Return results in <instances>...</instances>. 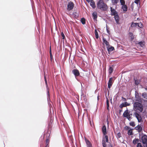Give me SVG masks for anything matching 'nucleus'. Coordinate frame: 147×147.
Masks as SVG:
<instances>
[{
	"label": "nucleus",
	"mask_w": 147,
	"mask_h": 147,
	"mask_svg": "<svg viewBox=\"0 0 147 147\" xmlns=\"http://www.w3.org/2000/svg\"><path fill=\"white\" fill-rule=\"evenodd\" d=\"M121 5H125V1L124 0H120Z\"/></svg>",
	"instance_id": "37"
},
{
	"label": "nucleus",
	"mask_w": 147,
	"mask_h": 147,
	"mask_svg": "<svg viewBox=\"0 0 147 147\" xmlns=\"http://www.w3.org/2000/svg\"><path fill=\"white\" fill-rule=\"evenodd\" d=\"M93 18L95 20H96L97 18V13L95 11L93 12L92 14Z\"/></svg>",
	"instance_id": "17"
},
{
	"label": "nucleus",
	"mask_w": 147,
	"mask_h": 147,
	"mask_svg": "<svg viewBox=\"0 0 147 147\" xmlns=\"http://www.w3.org/2000/svg\"><path fill=\"white\" fill-rule=\"evenodd\" d=\"M94 32H95V37H96V39L98 38L99 36H98V32L96 29L95 30Z\"/></svg>",
	"instance_id": "31"
},
{
	"label": "nucleus",
	"mask_w": 147,
	"mask_h": 147,
	"mask_svg": "<svg viewBox=\"0 0 147 147\" xmlns=\"http://www.w3.org/2000/svg\"><path fill=\"white\" fill-rule=\"evenodd\" d=\"M129 36L131 37V41H133L134 38V36L133 35V34L131 32H129Z\"/></svg>",
	"instance_id": "20"
},
{
	"label": "nucleus",
	"mask_w": 147,
	"mask_h": 147,
	"mask_svg": "<svg viewBox=\"0 0 147 147\" xmlns=\"http://www.w3.org/2000/svg\"><path fill=\"white\" fill-rule=\"evenodd\" d=\"M137 23L132 22L131 23L130 27L131 28L136 27L137 26Z\"/></svg>",
	"instance_id": "24"
},
{
	"label": "nucleus",
	"mask_w": 147,
	"mask_h": 147,
	"mask_svg": "<svg viewBox=\"0 0 147 147\" xmlns=\"http://www.w3.org/2000/svg\"><path fill=\"white\" fill-rule=\"evenodd\" d=\"M139 139L138 138H135L133 140V143L134 144H136L139 141Z\"/></svg>",
	"instance_id": "28"
},
{
	"label": "nucleus",
	"mask_w": 147,
	"mask_h": 147,
	"mask_svg": "<svg viewBox=\"0 0 147 147\" xmlns=\"http://www.w3.org/2000/svg\"><path fill=\"white\" fill-rule=\"evenodd\" d=\"M50 53L51 58V59H52V54H51V48H50Z\"/></svg>",
	"instance_id": "45"
},
{
	"label": "nucleus",
	"mask_w": 147,
	"mask_h": 147,
	"mask_svg": "<svg viewBox=\"0 0 147 147\" xmlns=\"http://www.w3.org/2000/svg\"><path fill=\"white\" fill-rule=\"evenodd\" d=\"M142 143L144 144L147 143V136L145 135L142 136L141 137Z\"/></svg>",
	"instance_id": "6"
},
{
	"label": "nucleus",
	"mask_w": 147,
	"mask_h": 147,
	"mask_svg": "<svg viewBox=\"0 0 147 147\" xmlns=\"http://www.w3.org/2000/svg\"><path fill=\"white\" fill-rule=\"evenodd\" d=\"M102 42L103 44H105L106 46L108 47L109 45V42L106 40V39L103 38H102Z\"/></svg>",
	"instance_id": "16"
},
{
	"label": "nucleus",
	"mask_w": 147,
	"mask_h": 147,
	"mask_svg": "<svg viewBox=\"0 0 147 147\" xmlns=\"http://www.w3.org/2000/svg\"><path fill=\"white\" fill-rule=\"evenodd\" d=\"M145 42H144L140 41L137 43V45H139L141 47H143L145 45Z\"/></svg>",
	"instance_id": "19"
},
{
	"label": "nucleus",
	"mask_w": 147,
	"mask_h": 147,
	"mask_svg": "<svg viewBox=\"0 0 147 147\" xmlns=\"http://www.w3.org/2000/svg\"><path fill=\"white\" fill-rule=\"evenodd\" d=\"M74 7V4L71 1L69 2L67 5V9L68 11H70Z\"/></svg>",
	"instance_id": "4"
},
{
	"label": "nucleus",
	"mask_w": 147,
	"mask_h": 147,
	"mask_svg": "<svg viewBox=\"0 0 147 147\" xmlns=\"http://www.w3.org/2000/svg\"><path fill=\"white\" fill-rule=\"evenodd\" d=\"M119 0H111V2L113 5H116Z\"/></svg>",
	"instance_id": "23"
},
{
	"label": "nucleus",
	"mask_w": 147,
	"mask_h": 147,
	"mask_svg": "<svg viewBox=\"0 0 147 147\" xmlns=\"http://www.w3.org/2000/svg\"><path fill=\"white\" fill-rule=\"evenodd\" d=\"M61 35L62 37V39H64L65 38V36L64 34H63V32H61Z\"/></svg>",
	"instance_id": "40"
},
{
	"label": "nucleus",
	"mask_w": 147,
	"mask_h": 147,
	"mask_svg": "<svg viewBox=\"0 0 147 147\" xmlns=\"http://www.w3.org/2000/svg\"><path fill=\"white\" fill-rule=\"evenodd\" d=\"M136 128V129L138 130L139 132H141L142 130V127L140 125H138Z\"/></svg>",
	"instance_id": "21"
},
{
	"label": "nucleus",
	"mask_w": 147,
	"mask_h": 147,
	"mask_svg": "<svg viewBox=\"0 0 147 147\" xmlns=\"http://www.w3.org/2000/svg\"><path fill=\"white\" fill-rule=\"evenodd\" d=\"M106 29H107V33H109V28L107 27Z\"/></svg>",
	"instance_id": "44"
},
{
	"label": "nucleus",
	"mask_w": 147,
	"mask_h": 147,
	"mask_svg": "<svg viewBox=\"0 0 147 147\" xmlns=\"http://www.w3.org/2000/svg\"><path fill=\"white\" fill-rule=\"evenodd\" d=\"M98 8L102 11H106L108 9L107 4L105 3L103 0H99L97 3Z\"/></svg>",
	"instance_id": "1"
},
{
	"label": "nucleus",
	"mask_w": 147,
	"mask_h": 147,
	"mask_svg": "<svg viewBox=\"0 0 147 147\" xmlns=\"http://www.w3.org/2000/svg\"><path fill=\"white\" fill-rule=\"evenodd\" d=\"M130 125L132 126V127H134L135 125V123L134 122H131L129 123Z\"/></svg>",
	"instance_id": "38"
},
{
	"label": "nucleus",
	"mask_w": 147,
	"mask_h": 147,
	"mask_svg": "<svg viewBox=\"0 0 147 147\" xmlns=\"http://www.w3.org/2000/svg\"><path fill=\"white\" fill-rule=\"evenodd\" d=\"M140 0H135V3L137 4L139 2V1Z\"/></svg>",
	"instance_id": "43"
},
{
	"label": "nucleus",
	"mask_w": 147,
	"mask_h": 147,
	"mask_svg": "<svg viewBox=\"0 0 147 147\" xmlns=\"http://www.w3.org/2000/svg\"><path fill=\"white\" fill-rule=\"evenodd\" d=\"M109 73L110 74H111L113 71V69L111 67H110L109 69Z\"/></svg>",
	"instance_id": "30"
},
{
	"label": "nucleus",
	"mask_w": 147,
	"mask_h": 147,
	"mask_svg": "<svg viewBox=\"0 0 147 147\" xmlns=\"http://www.w3.org/2000/svg\"><path fill=\"white\" fill-rule=\"evenodd\" d=\"M122 9H123V11H126L127 9V5H122Z\"/></svg>",
	"instance_id": "25"
},
{
	"label": "nucleus",
	"mask_w": 147,
	"mask_h": 147,
	"mask_svg": "<svg viewBox=\"0 0 147 147\" xmlns=\"http://www.w3.org/2000/svg\"><path fill=\"white\" fill-rule=\"evenodd\" d=\"M72 72L76 77L78 76L80 74L79 71L77 69H73Z\"/></svg>",
	"instance_id": "8"
},
{
	"label": "nucleus",
	"mask_w": 147,
	"mask_h": 147,
	"mask_svg": "<svg viewBox=\"0 0 147 147\" xmlns=\"http://www.w3.org/2000/svg\"><path fill=\"white\" fill-rule=\"evenodd\" d=\"M111 15L112 16H115L117 14V13L114 9H113L112 7H111Z\"/></svg>",
	"instance_id": "13"
},
{
	"label": "nucleus",
	"mask_w": 147,
	"mask_h": 147,
	"mask_svg": "<svg viewBox=\"0 0 147 147\" xmlns=\"http://www.w3.org/2000/svg\"><path fill=\"white\" fill-rule=\"evenodd\" d=\"M113 78L111 77L109 79V80L108 82V88H110L112 86L113 83Z\"/></svg>",
	"instance_id": "7"
},
{
	"label": "nucleus",
	"mask_w": 147,
	"mask_h": 147,
	"mask_svg": "<svg viewBox=\"0 0 147 147\" xmlns=\"http://www.w3.org/2000/svg\"><path fill=\"white\" fill-rule=\"evenodd\" d=\"M88 2V3H89L91 1V0H86Z\"/></svg>",
	"instance_id": "47"
},
{
	"label": "nucleus",
	"mask_w": 147,
	"mask_h": 147,
	"mask_svg": "<svg viewBox=\"0 0 147 147\" xmlns=\"http://www.w3.org/2000/svg\"><path fill=\"white\" fill-rule=\"evenodd\" d=\"M49 140L48 139H47L46 140V143L45 144L46 146L45 147H49Z\"/></svg>",
	"instance_id": "29"
},
{
	"label": "nucleus",
	"mask_w": 147,
	"mask_h": 147,
	"mask_svg": "<svg viewBox=\"0 0 147 147\" xmlns=\"http://www.w3.org/2000/svg\"><path fill=\"white\" fill-rule=\"evenodd\" d=\"M90 5L94 9L96 7V5L94 2L93 0H91V2H90Z\"/></svg>",
	"instance_id": "18"
},
{
	"label": "nucleus",
	"mask_w": 147,
	"mask_h": 147,
	"mask_svg": "<svg viewBox=\"0 0 147 147\" xmlns=\"http://www.w3.org/2000/svg\"><path fill=\"white\" fill-rule=\"evenodd\" d=\"M106 104H107V109L108 110H109V100L107 98V101H106Z\"/></svg>",
	"instance_id": "35"
},
{
	"label": "nucleus",
	"mask_w": 147,
	"mask_h": 147,
	"mask_svg": "<svg viewBox=\"0 0 147 147\" xmlns=\"http://www.w3.org/2000/svg\"><path fill=\"white\" fill-rule=\"evenodd\" d=\"M122 98L123 99H124L125 101L126 100V99L125 98H123V97H122Z\"/></svg>",
	"instance_id": "50"
},
{
	"label": "nucleus",
	"mask_w": 147,
	"mask_h": 147,
	"mask_svg": "<svg viewBox=\"0 0 147 147\" xmlns=\"http://www.w3.org/2000/svg\"><path fill=\"white\" fill-rule=\"evenodd\" d=\"M44 79L45 80L47 79L45 75H44Z\"/></svg>",
	"instance_id": "49"
},
{
	"label": "nucleus",
	"mask_w": 147,
	"mask_h": 147,
	"mask_svg": "<svg viewBox=\"0 0 147 147\" xmlns=\"http://www.w3.org/2000/svg\"><path fill=\"white\" fill-rule=\"evenodd\" d=\"M130 114L129 113L128 110L127 109L124 112L123 114V116L124 117H125Z\"/></svg>",
	"instance_id": "15"
},
{
	"label": "nucleus",
	"mask_w": 147,
	"mask_h": 147,
	"mask_svg": "<svg viewBox=\"0 0 147 147\" xmlns=\"http://www.w3.org/2000/svg\"><path fill=\"white\" fill-rule=\"evenodd\" d=\"M132 115V114H131L128 116H127V117H126L129 121L131 120V119L132 118L131 117V115Z\"/></svg>",
	"instance_id": "36"
},
{
	"label": "nucleus",
	"mask_w": 147,
	"mask_h": 147,
	"mask_svg": "<svg viewBox=\"0 0 147 147\" xmlns=\"http://www.w3.org/2000/svg\"><path fill=\"white\" fill-rule=\"evenodd\" d=\"M134 107L136 110H138L140 112L142 111L143 107L141 103L135 102L134 104Z\"/></svg>",
	"instance_id": "2"
},
{
	"label": "nucleus",
	"mask_w": 147,
	"mask_h": 147,
	"mask_svg": "<svg viewBox=\"0 0 147 147\" xmlns=\"http://www.w3.org/2000/svg\"><path fill=\"white\" fill-rule=\"evenodd\" d=\"M90 125H91V123L90 121Z\"/></svg>",
	"instance_id": "51"
},
{
	"label": "nucleus",
	"mask_w": 147,
	"mask_h": 147,
	"mask_svg": "<svg viewBox=\"0 0 147 147\" xmlns=\"http://www.w3.org/2000/svg\"><path fill=\"white\" fill-rule=\"evenodd\" d=\"M81 21L83 24H86V20L84 18H82Z\"/></svg>",
	"instance_id": "33"
},
{
	"label": "nucleus",
	"mask_w": 147,
	"mask_h": 147,
	"mask_svg": "<svg viewBox=\"0 0 147 147\" xmlns=\"http://www.w3.org/2000/svg\"><path fill=\"white\" fill-rule=\"evenodd\" d=\"M114 18H115L116 22L117 24H119V18L118 14H116L114 16Z\"/></svg>",
	"instance_id": "14"
},
{
	"label": "nucleus",
	"mask_w": 147,
	"mask_h": 147,
	"mask_svg": "<svg viewBox=\"0 0 147 147\" xmlns=\"http://www.w3.org/2000/svg\"><path fill=\"white\" fill-rule=\"evenodd\" d=\"M137 147H142L141 143H138Z\"/></svg>",
	"instance_id": "41"
},
{
	"label": "nucleus",
	"mask_w": 147,
	"mask_h": 147,
	"mask_svg": "<svg viewBox=\"0 0 147 147\" xmlns=\"http://www.w3.org/2000/svg\"><path fill=\"white\" fill-rule=\"evenodd\" d=\"M107 48L108 52H111L114 49V47L112 46L110 47H109L108 46L107 47Z\"/></svg>",
	"instance_id": "22"
},
{
	"label": "nucleus",
	"mask_w": 147,
	"mask_h": 147,
	"mask_svg": "<svg viewBox=\"0 0 147 147\" xmlns=\"http://www.w3.org/2000/svg\"><path fill=\"white\" fill-rule=\"evenodd\" d=\"M109 141L108 137L107 136L105 135L103 138L102 141V146L103 147H106L107 145L106 142H108Z\"/></svg>",
	"instance_id": "3"
},
{
	"label": "nucleus",
	"mask_w": 147,
	"mask_h": 147,
	"mask_svg": "<svg viewBox=\"0 0 147 147\" xmlns=\"http://www.w3.org/2000/svg\"><path fill=\"white\" fill-rule=\"evenodd\" d=\"M121 109L120 110H119V112H120V113H121V112H122V108H121Z\"/></svg>",
	"instance_id": "48"
},
{
	"label": "nucleus",
	"mask_w": 147,
	"mask_h": 147,
	"mask_svg": "<svg viewBox=\"0 0 147 147\" xmlns=\"http://www.w3.org/2000/svg\"><path fill=\"white\" fill-rule=\"evenodd\" d=\"M135 98L136 101H138V102H141V98L138 94L135 95Z\"/></svg>",
	"instance_id": "10"
},
{
	"label": "nucleus",
	"mask_w": 147,
	"mask_h": 147,
	"mask_svg": "<svg viewBox=\"0 0 147 147\" xmlns=\"http://www.w3.org/2000/svg\"><path fill=\"white\" fill-rule=\"evenodd\" d=\"M128 135L131 136L133 134L132 129H129L128 131Z\"/></svg>",
	"instance_id": "32"
},
{
	"label": "nucleus",
	"mask_w": 147,
	"mask_h": 147,
	"mask_svg": "<svg viewBox=\"0 0 147 147\" xmlns=\"http://www.w3.org/2000/svg\"><path fill=\"white\" fill-rule=\"evenodd\" d=\"M45 84H46V87L47 88L48 90V91H47L48 95L49 96V91L48 90V84H47V80L46 79V80H45Z\"/></svg>",
	"instance_id": "26"
},
{
	"label": "nucleus",
	"mask_w": 147,
	"mask_h": 147,
	"mask_svg": "<svg viewBox=\"0 0 147 147\" xmlns=\"http://www.w3.org/2000/svg\"><path fill=\"white\" fill-rule=\"evenodd\" d=\"M137 26L140 28H142L143 26L142 23H137Z\"/></svg>",
	"instance_id": "34"
},
{
	"label": "nucleus",
	"mask_w": 147,
	"mask_h": 147,
	"mask_svg": "<svg viewBox=\"0 0 147 147\" xmlns=\"http://www.w3.org/2000/svg\"><path fill=\"white\" fill-rule=\"evenodd\" d=\"M102 131L104 135H106L107 134L106 128L105 125H104L102 126Z\"/></svg>",
	"instance_id": "12"
},
{
	"label": "nucleus",
	"mask_w": 147,
	"mask_h": 147,
	"mask_svg": "<svg viewBox=\"0 0 147 147\" xmlns=\"http://www.w3.org/2000/svg\"><path fill=\"white\" fill-rule=\"evenodd\" d=\"M130 105V104L127 103V102H125L122 103L121 104L119 105V107L121 108H122L123 107H126L127 106H129Z\"/></svg>",
	"instance_id": "9"
},
{
	"label": "nucleus",
	"mask_w": 147,
	"mask_h": 147,
	"mask_svg": "<svg viewBox=\"0 0 147 147\" xmlns=\"http://www.w3.org/2000/svg\"><path fill=\"white\" fill-rule=\"evenodd\" d=\"M121 133L119 132L118 133H117V138H120L121 136Z\"/></svg>",
	"instance_id": "39"
},
{
	"label": "nucleus",
	"mask_w": 147,
	"mask_h": 147,
	"mask_svg": "<svg viewBox=\"0 0 147 147\" xmlns=\"http://www.w3.org/2000/svg\"><path fill=\"white\" fill-rule=\"evenodd\" d=\"M129 128V127L128 126H126V127H125V129L126 130L128 129Z\"/></svg>",
	"instance_id": "46"
},
{
	"label": "nucleus",
	"mask_w": 147,
	"mask_h": 147,
	"mask_svg": "<svg viewBox=\"0 0 147 147\" xmlns=\"http://www.w3.org/2000/svg\"><path fill=\"white\" fill-rule=\"evenodd\" d=\"M85 141L87 147H92V144L88 140L85 138Z\"/></svg>",
	"instance_id": "11"
},
{
	"label": "nucleus",
	"mask_w": 147,
	"mask_h": 147,
	"mask_svg": "<svg viewBox=\"0 0 147 147\" xmlns=\"http://www.w3.org/2000/svg\"><path fill=\"white\" fill-rule=\"evenodd\" d=\"M139 82L138 80H135V83L136 85H138L139 84Z\"/></svg>",
	"instance_id": "42"
},
{
	"label": "nucleus",
	"mask_w": 147,
	"mask_h": 147,
	"mask_svg": "<svg viewBox=\"0 0 147 147\" xmlns=\"http://www.w3.org/2000/svg\"><path fill=\"white\" fill-rule=\"evenodd\" d=\"M142 97L146 99H147V93L146 92H144L142 94Z\"/></svg>",
	"instance_id": "27"
},
{
	"label": "nucleus",
	"mask_w": 147,
	"mask_h": 147,
	"mask_svg": "<svg viewBox=\"0 0 147 147\" xmlns=\"http://www.w3.org/2000/svg\"><path fill=\"white\" fill-rule=\"evenodd\" d=\"M134 114L135 115V117L138 120V121L139 122H140L142 121V118L141 116V115L136 112Z\"/></svg>",
	"instance_id": "5"
}]
</instances>
